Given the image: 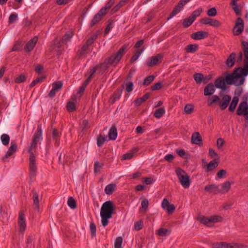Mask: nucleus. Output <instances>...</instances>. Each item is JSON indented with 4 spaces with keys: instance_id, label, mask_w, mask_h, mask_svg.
<instances>
[{
    "instance_id": "f257e3e1",
    "label": "nucleus",
    "mask_w": 248,
    "mask_h": 248,
    "mask_svg": "<svg viewBox=\"0 0 248 248\" xmlns=\"http://www.w3.org/2000/svg\"><path fill=\"white\" fill-rule=\"evenodd\" d=\"M244 55V67L235 68L232 74H228L225 78V83L239 86L243 85L245 77L248 75V43L243 42Z\"/></svg>"
},
{
    "instance_id": "f03ea898",
    "label": "nucleus",
    "mask_w": 248,
    "mask_h": 248,
    "mask_svg": "<svg viewBox=\"0 0 248 248\" xmlns=\"http://www.w3.org/2000/svg\"><path fill=\"white\" fill-rule=\"evenodd\" d=\"M42 130L41 126H38L37 130L34 133L31 146L29 148L28 152L30 154L29 167L30 176L31 178L34 177L37 172V166L36 165L35 157L33 150L35 149L39 140L42 139Z\"/></svg>"
},
{
    "instance_id": "7ed1b4c3",
    "label": "nucleus",
    "mask_w": 248,
    "mask_h": 248,
    "mask_svg": "<svg viewBox=\"0 0 248 248\" xmlns=\"http://www.w3.org/2000/svg\"><path fill=\"white\" fill-rule=\"evenodd\" d=\"M179 182L184 188H188L191 185V181L189 176L183 169L178 168L175 170Z\"/></svg>"
},
{
    "instance_id": "20e7f679",
    "label": "nucleus",
    "mask_w": 248,
    "mask_h": 248,
    "mask_svg": "<svg viewBox=\"0 0 248 248\" xmlns=\"http://www.w3.org/2000/svg\"><path fill=\"white\" fill-rule=\"evenodd\" d=\"M197 220L207 227H212L213 226L212 224V223L220 222L223 220V218L217 215L212 216L210 217L200 215L198 216Z\"/></svg>"
},
{
    "instance_id": "39448f33",
    "label": "nucleus",
    "mask_w": 248,
    "mask_h": 248,
    "mask_svg": "<svg viewBox=\"0 0 248 248\" xmlns=\"http://www.w3.org/2000/svg\"><path fill=\"white\" fill-rule=\"evenodd\" d=\"M100 217L102 227L100 230H102L108 223V201L103 204L100 210Z\"/></svg>"
},
{
    "instance_id": "423d86ee",
    "label": "nucleus",
    "mask_w": 248,
    "mask_h": 248,
    "mask_svg": "<svg viewBox=\"0 0 248 248\" xmlns=\"http://www.w3.org/2000/svg\"><path fill=\"white\" fill-rule=\"evenodd\" d=\"M128 47V44H125L119 49L116 54L109 56V65H116L119 62Z\"/></svg>"
},
{
    "instance_id": "0eeeda50",
    "label": "nucleus",
    "mask_w": 248,
    "mask_h": 248,
    "mask_svg": "<svg viewBox=\"0 0 248 248\" xmlns=\"http://www.w3.org/2000/svg\"><path fill=\"white\" fill-rule=\"evenodd\" d=\"M108 8V2L107 3L105 6L101 8L99 11V12L94 16L90 23L91 27H93L95 25L99 22L103 16H104L107 13V9Z\"/></svg>"
},
{
    "instance_id": "6e6552de",
    "label": "nucleus",
    "mask_w": 248,
    "mask_h": 248,
    "mask_svg": "<svg viewBox=\"0 0 248 248\" xmlns=\"http://www.w3.org/2000/svg\"><path fill=\"white\" fill-rule=\"evenodd\" d=\"M236 114L238 116H244L245 119L248 120V104L247 101H243L239 104Z\"/></svg>"
},
{
    "instance_id": "1a4fd4ad",
    "label": "nucleus",
    "mask_w": 248,
    "mask_h": 248,
    "mask_svg": "<svg viewBox=\"0 0 248 248\" xmlns=\"http://www.w3.org/2000/svg\"><path fill=\"white\" fill-rule=\"evenodd\" d=\"M242 245L236 243L217 242L212 244V248H242Z\"/></svg>"
},
{
    "instance_id": "9d476101",
    "label": "nucleus",
    "mask_w": 248,
    "mask_h": 248,
    "mask_svg": "<svg viewBox=\"0 0 248 248\" xmlns=\"http://www.w3.org/2000/svg\"><path fill=\"white\" fill-rule=\"evenodd\" d=\"M189 1V0H180L178 4L175 6L172 12L170 13V16L167 18V20H170L172 17L178 14L184 6Z\"/></svg>"
},
{
    "instance_id": "9b49d317",
    "label": "nucleus",
    "mask_w": 248,
    "mask_h": 248,
    "mask_svg": "<svg viewBox=\"0 0 248 248\" xmlns=\"http://www.w3.org/2000/svg\"><path fill=\"white\" fill-rule=\"evenodd\" d=\"M163 58V55L162 54L151 57L146 61V65L150 67L156 65L161 62Z\"/></svg>"
},
{
    "instance_id": "f8f14e48",
    "label": "nucleus",
    "mask_w": 248,
    "mask_h": 248,
    "mask_svg": "<svg viewBox=\"0 0 248 248\" xmlns=\"http://www.w3.org/2000/svg\"><path fill=\"white\" fill-rule=\"evenodd\" d=\"M201 23L203 24L209 25L216 28H217L221 25V23L218 20L210 18L202 19L201 20Z\"/></svg>"
},
{
    "instance_id": "ddd939ff",
    "label": "nucleus",
    "mask_w": 248,
    "mask_h": 248,
    "mask_svg": "<svg viewBox=\"0 0 248 248\" xmlns=\"http://www.w3.org/2000/svg\"><path fill=\"white\" fill-rule=\"evenodd\" d=\"M231 100V97L229 95H224L219 103V106L221 110L225 109Z\"/></svg>"
},
{
    "instance_id": "4468645a",
    "label": "nucleus",
    "mask_w": 248,
    "mask_h": 248,
    "mask_svg": "<svg viewBox=\"0 0 248 248\" xmlns=\"http://www.w3.org/2000/svg\"><path fill=\"white\" fill-rule=\"evenodd\" d=\"M37 41V36H35L32 39H31L26 44V46L24 47L25 50L28 52H30L35 47Z\"/></svg>"
},
{
    "instance_id": "2eb2a0df",
    "label": "nucleus",
    "mask_w": 248,
    "mask_h": 248,
    "mask_svg": "<svg viewBox=\"0 0 248 248\" xmlns=\"http://www.w3.org/2000/svg\"><path fill=\"white\" fill-rule=\"evenodd\" d=\"M18 223L20 227V231L24 232L26 229V223L23 211H20L19 212Z\"/></svg>"
},
{
    "instance_id": "dca6fc26",
    "label": "nucleus",
    "mask_w": 248,
    "mask_h": 248,
    "mask_svg": "<svg viewBox=\"0 0 248 248\" xmlns=\"http://www.w3.org/2000/svg\"><path fill=\"white\" fill-rule=\"evenodd\" d=\"M191 143L200 146L202 145V137L198 132H194L191 136Z\"/></svg>"
},
{
    "instance_id": "f3484780",
    "label": "nucleus",
    "mask_w": 248,
    "mask_h": 248,
    "mask_svg": "<svg viewBox=\"0 0 248 248\" xmlns=\"http://www.w3.org/2000/svg\"><path fill=\"white\" fill-rule=\"evenodd\" d=\"M108 59L106 58L103 63H100L95 67H93L92 69H96V71H98L100 74H103L108 68Z\"/></svg>"
},
{
    "instance_id": "a211bd4d",
    "label": "nucleus",
    "mask_w": 248,
    "mask_h": 248,
    "mask_svg": "<svg viewBox=\"0 0 248 248\" xmlns=\"http://www.w3.org/2000/svg\"><path fill=\"white\" fill-rule=\"evenodd\" d=\"M208 32L205 31H199L191 34V38L194 40H201L206 38Z\"/></svg>"
},
{
    "instance_id": "6ab92c4d",
    "label": "nucleus",
    "mask_w": 248,
    "mask_h": 248,
    "mask_svg": "<svg viewBox=\"0 0 248 248\" xmlns=\"http://www.w3.org/2000/svg\"><path fill=\"white\" fill-rule=\"evenodd\" d=\"M215 86L217 88L224 90L226 89L225 78L220 77L217 78L215 81Z\"/></svg>"
},
{
    "instance_id": "aec40b11",
    "label": "nucleus",
    "mask_w": 248,
    "mask_h": 248,
    "mask_svg": "<svg viewBox=\"0 0 248 248\" xmlns=\"http://www.w3.org/2000/svg\"><path fill=\"white\" fill-rule=\"evenodd\" d=\"M215 92V86L212 83H209L204 89V95L209 96L214 94Z\"/></svg>"
},
{
    "instance_id": "412c9836",
    "label": "nucleus",
    "mask_w": 248,
    "mask_h": 248,
    "mask_svg": "<svg viewBox=\"0 0 248 248\" xmlns=\"http://www.w3.org/2000/svg\"><path fill=\"white\" fill-rule=\"evenodd\" d=\"M219 163V159L218 158H215L211 161H210L209 164L207 165L206 168V171L209 172L213 170L214 169L217 168Z\"/></svg>"
},
{
    "instance_id": "4be33fe9",
    "label": "nucleus",
    "mask_w": 248,
    "mask_h": 248,
    "mask_svg": "<svg viewBox=\"0 0 248 248\" xmlns=\"http://www.w3.org/2000/svg\"><path fill=\"white\" fill-rule=\"evenodd\" d=\"M17 150V145L15 143L12 142L11 146L8 149L7 152L5 155L4 158H8L11 156L14 153H15Z\"/></svg>"
},
{
    "instance_id": "5701e85b",
    "label": "nucleus",
    "mask_w": 248,
    "mask_h": 248,
    "mask_svg": "<svg viewBox=\"0 0 248 248\" xmlns=\"http://www.w3.org/2000/svg\"><path fill=\"white\" fill-rule=\"evenodd\" d=\"M204 189L206 191H209L214 194L219 193L218 192L219 190V186L215 184H211L206 185L205 186Z\"/></svg>"
},
{
    "instance_id": "b1692460",
    "label": "nucleus",
    "mask_w": 248,
    "mask_h": 248,
    "mask_svg": "<svg viewBox=\"0 0 248 248\" xmlns=\"http://www.w3.org/2000/svg\"><path fill=\"white\" fill-rule=\"evenodd\" d=\"M122 93V90L119 89L116 90L113 93L112 96L109 98V103H114L117 100L120 98Z\"/></svg>"
},
{
    "instance_id": "393cba45",
    "label": "nucleus",
    "mask_w": 248,
    "mask_h": 248,
    "mask_svg": "<svg viewBox=\"0 0 248 248\" xmlns=\"http://www.w3.org/2000/svg\"><path fill=\"white\" fill-rule=\"evenodd\" d=\"M193 78L195 80L197 84H200L202 82L204 84L207 82V81L204 78L203 74L201 73H195L193 75Z\"/></svg>"
},
{
    "instance_id": "a878e982",
    "label": "nucleus",
    "mask_w": 248,
    "mask_h": 248,
    "mask_svg": "<svg viewBox=\"0 0 248 248\" xmlns=\"http://www.w3.org/2000/svg\"><path fill=\"white\" fill-rule=\"evenodd\" d=\"M235 53L232 52L228 57L226 62V64L228 67H232L234 65L235 63Z\"/></svg>"
},
{
    "instance_id": "bb28decb",
    "label": "nucleus",
    "mask_w": 248,
    "mask_h": 248,
    "mask_svg": "<svg viewBox=\"0 0 248 248\" xmlns=\"http://www.w3.org/2000/svg\"><path fill=\"white\" fill-rule=\"evenodd\" d=\"M138 148H133L131 152L129 153H127L126 154H124L123 155L122 157V160H127V159H130L132 158L133 157L134 155V154L137 153L139 151Z\"/></svg>"
},
{
    "instance_id": "cd10ccee",
    "label": "nucleus",
    "mask_w": 248,
    "mask_h": 248,
    "mask_svg": "<svg viewBox=\"0 0 248 248\" xmlns=\"http://www.w3.org/2000/svg\"><path fill=\"white\" fill-rule=\"evenodd\" d=\"M231 183L229 181H226L221 185V188H219L218 192L221 193H227L231 188Z\"/></svg>"
},
{
    "instance_id": "c85d7f7f",
    "label": "nucleus",
    "mask_w": 248,
    "mask_h": 248,
    "mask_svg": "<svg viewBox=\"0 0 248 248\" xmlns=\"http://www.w3.org/2000/svg\"><path fill=\"white\" fill-rule=\"evenodd\" d=\"M239 101V98L237 96H234L232 98V101L229 106V110L231 112H233L238 104Z\"/></svg>"
},
{
    "instance_id": "c756f323",
    "label": "nucleus",
    "mask_w": 248,
    "mask_h": 248,
    "mask_svg": "<svg viewBox=\"0 0 248 248\" xmlns=\"http://www.w3.org/2000/svg\"><path fill=\"white\" fill-rule=\"evenodd\" d=\"M117 130L115 125L109 129V140H115L117 137Z\"/></svg>"
},
{
    "instance_id": "7c9ffc66",
    "label": "nucleus",
    "mask_w": 248,
    "mask_h": 248,
    "mask_svg": "<svg viewBox=\"0 0 248 248\" xmlns=\"http://www.w3.org/2000/svg\"><path fill=\"white\" fill-rule=\"evenodd\" d=\"M150 96L149 93H146L143 95L141 98H139L136 99L134 101L135 104L136 106H140L143 102L147 100Z\"/></svg>"
},
{
    "instance_id": "2f4dec72",
    "label": "nucleus",
    "mask_w": 248,
    "mask_h": 248,
    "mask_svg": "<svg viewBox=\"0 0 248 248\" xmlns=\"http://www.w3.org/2000/svg\"><path fill=\"white\" fill-rule=\"evenodd\" d=\"M144 50V48L137 49L135 53L133 54L130 60V62L133 63L134 62L137 60L142 53L143 52Z\"/></svg>"
},
{
    "instance_id": "473e14b6",
    "label": "nucleus",
    "mask_w": 248,
    "mask_h": 248,
    "mask_svg": "<svg viewBox=\"0 0 248 248\" xmlns=\"http://www.w3.org/2000/svg\"><path fill=\"white\" fill-rule=\"evenodd\" d=\"M32 193L33 203L36 207L38 208L39 207V194L35 191L34 189L32 190Z\"/></svg>"
},
{
    "instance_id": "72a5a7b5",
    "label": "nucleus",
    "mask_w": 248,
    "mask_h": 248,
    "mask_svg": "<svg viewBox=\"0 0 248 248\" xmlns=\"http://www.w3.org/2000/svg\"><path fill=\"white\" fill-rule=\"evenodd\" d=\"M165 113V109L164 108H160L155 110L154 113V116L157 119L162 117Z\"/></svg>"
},
{
    "instance_id": "f704fd0d",
    "label": "nucleus",
    "mask_w": 248,
    "mask_h": 248,
    "mask_svg": "<svg viewBox=\"0 0 248 248\" xmlns=\"http://www.w3.org/2000/svg\"><path fill=\"white\" fill-rule=\"evenodd\" d=\"M198 49V46L197 45L190 44L187 46L186 47V50L188 53H195Z\"/></svg>"
},
{
    "instance_id": "c9c22d12",
    "label": "nucleus",
    "mask_w": 248,
    "mask_h": 248,
    "mask_svg": "<svg viewBox=\"0 0 248 248\" xmlns=\"http://www.w3.org/2000/svg\"><path fill=\"white\" fill-rule=\"evenodd\" d=\"M202 12V8L201 7H199L192 13L190 17H191L193 20L195 21L196 18L201 15Z\"/></svg>"
},
{
    "instance_id": "e433bc0d",
    "label": "nucleus",
    "mask_w": 248,
    "mask_h": 248,
    "mask_svg": "<svg viewBox=\"0 0 248 248\" xmlns=\"http://www.w3.org/2000/svg\"><path fill=\"white\" fill-rule=\"evenodd\" d=\"M0 140L3 145H8L10 142V137L7 134H3L0 136Z\"/></svg>"
},
{
    "instance_id": "4c0bfd02",
    "label": "nucleus",
    "mask_w": 248,
    "mask_h": 248,
    "mask_svg": "<svg viewBox=\"0 0 248 248\" xmlns=\"http://www.w3.org/2000/svg\"><path fill=\"white\" fill-rule=\"evenodd\" d=\"M194 106L193 104H186L184 108V112L187 114H190L192 113L194 110Z\"/></svg>"
},
{
    "instance_id": "58836bf2",
    "label": "nucleus",
    "mask_w": 248,
    "mask_h": 248,
    "mask_svg": "<svg viewBox=\"0 0 248 248\" xmlns=\"http://www.w3.org/2000/svg\"><path fill=\"white\" fill-rule=\"evenodd\" d=\"M155 78V77L153 75L147 76L144 78L143 82V85L146 86L149 85L154 80Z\"/></svg>"
},
{
    "instance_id": "ea45409f",
    "label": "nucleus",
    "mask_w": 248,
    "mask_h": 248,
    "mask_svg": "<svg viewBox=\"0 0 248 248\" xmlns=\"http://www.w3.org/2000/svg\"><path fill=\"white\" fill-rule=\"evenodd\" d=\"M90 230L92 237H94L96 235V227L93 221L90 224Z\"/></svg>"
},
{
    "instance_id": "a19ab883",
    "label": "nucleus",
    "mask_w": 248,
    "mask_h": 248,
    "mask_svg": "<svg viewBox=\"0 0 248 248\" xmlns=\"http://www.w3.org/2000/svg\"><path fill=\"white\" fill-rule=\"evenodd\" d=\"M194 21L189 16L183 20V26L185 28H187L191 25Z\"/></svg>"
},
{
    "instance_id": "79ce46f5",
    "label": "nucleus",
    "mask_w": 248,
    "mask_h": 248,
    "mask_svg": "<svg viewBox=\"0 0 248 248\" xmlns=\"http://www.w3.org/2000/svg\"><path fill=\"white\" fill-rule=\"evenodd\" d=\"M67 204L71 208V209H75L77 207V203L75 199L72 197H70L68 198V201H67Z\"/></svg>"
},
{
    "instance_id": "37998d69",
    "label": "nucleus",
    "mask_w": 248,
    "mask_h": 248,
    "mask_svg": "<svg viewBox=\"0 0 248 248\" xmlns=\"http://www.w3.org/2000/svg\"><path fill=\"white\" fill-rule=\"evenodd\" d=\"M107 140V137L100 134L97 138V145L98 147H101L104 142Z\"/></svg>"
},
{
    "instance_id": "c03bdc74",
    "label": "nucleus",
    "mask_w": 248,
    "mask_h": 248,
    "mask_svg": "<svg viewBox=\"0 0 248 248\" xmlns=\"http://www.w3.org/2000/svg\"><path fill=\"white\" fill-rule=\"evenodd\" d=\"M176 153L181 157L187 159L189 157V155L186 154L184 149H181L176 150Z\"/></svg>"
},
{
    "instance_id": "a18cd8bd",
    "label": "nucleus",
    "mask_w": 248,
    "mask_h": 248,
    "mask_svg": "<svg viewBox=\"0 0 248 248\" xmlns=\"http://www.w3.org/2000/svg\"><path fill=\"white\" fill-rule=\"evenodd\" d=\"M66 108L68 111L73 112L76 110V104L74 102L69 101L67 104Z\"/></svg>"
},
{
    "instance_id": "49530a36",
    "label": "nucleus",
    "mask_w": 248,
    "mask_h": 248,
    "mask_svg": "<svg viewBox=\"0 0 248 248\" xmlns=\"http://www.w3.org/2000/svg\"><path fill=\"white\" fill-rule=\"evenodd\" d=\"M116 206L112 202L109 201V219L112 217V215L116 214Z\"/></svg>"
},
{
    "instance_id": "de8ad7c7",
    "label": "nucleus",
    "mask_w": 248,
    "mask_h": 248,
    "mask_svg": "<svg viewBox=\"0 0 248 248\" xmlns=\"http://www.w3.org/2000/svg\"><path fill=\"white\" fill-rule=\"evenodd\" d=\"M244 27L243 26H234L233 28V34L235 35H239L244 31Z\"/></svg>"
},
{
    "instance_id": "09e8293b",
    "label": "nucleus",
    "mask_w": 248,
    "mask_h": 248,
    "mask_svg": "<svg viewBox=\"0 0 248 248\" xmlns=\"http://www.w3.org/2000/svg\"><path fill=\"white\" fill-rule=\"evenodd\" d=\"M63 84L62 81H55L52 84V88L57 91H60L62 87Z\"/></svg>"
},
{
    "instance_id": "8fccbe9b",
    "label": "nucleus",
    "mask_w": 248,
    "mask_h": 248,
    "mask_svg": "<svg viewBox=\"0 0 248 248\" xmlns=\"http://www.w3.org/2000/svg\"><path fill=\"white\" fill-rule=\"evenodd\" d=\"M97 36H98L97 34H93L88 38V39L86 41V44L89 46L92 45L94 42V41L97 38Z\"/></svg>"
},
{
    "instance_id": "3c124183",
    "label": "nucleus",
    "mask_w": 248,
    "mask_h": 248,
    "mask_svg": "<svg viewBox=\"0 0 248 248\" xmlns=\"http://www.w3.org/2000/svg\"><path fill=\"white\" fill-rule=\"evenodd\" d=\"M123 238L122 237L116 238L114 243V248H122Z\"/></svg>"
},
{
    "instance_id": "603ef678",
    "label": "nucleus",
    "mask_w": 248,
    "mask_h": 248,
    "mask_svg": "<svg viewBox=\"0 0 248 248\" xmlns=\"http://www.w3.org/2000/svg\"><path fill=\"white\" fill-rule=\"evenodd\" d=\"M44 78L38 77L35 80H34L30 85V88H32L35 86L37 84L42 82L43 81Z\"/></svg>"
},
{
    "instance_id": "864d4df0",
    "label": "nucleus",
    "mask_w": 248,
    "mask_h": 248,
    "mask_svg": "<svg viewBox=\"0 0 248 248\" xmlns=\"http://www.w3.org/2000/svg\"><path fill=\"white\" fill-rule=\"evenodd\" d=\"M125 90L127 93L132 92L133 90V83L132 82L129 81L125 83Z\"/></svg>"
},
{
    "instance_id": "5fc2aeb1",
    "label": "nucleus",
    "mask_w": 248,
    "mask_h": 248,
    "mask_svg": "<svg viewBox=\"0 0 248 248\" xmlns=\"http://www.w3.org/2000/svg\"><path fill=\"white\" fill-rule=\"evenodd\" d=\"M143 225V221L141 220L134 223V228L135 230L139 231L142 228Z\"/></svg>"
},
{
    "instance_id": "6e6d98bb",
    "label": "nucleus",
    "mask_w": 248,
    "mask_h": 248,
    "mask_svg": "<svg viewBox=\"0 0 248 248\" xmlns=\"http://www.w3.org/2000/svg\"><path fill=\"white\" fill-rule=\"evenodd\" d=\"M18 17V15L17 14H12L10 15L9 17V23L10 24L14 23Z\"/></svg>"
},
{
    "instance_id": "4d7b16f0",
    "label": "nucleus",
    "mask_w": 248,
    "mask_h": 248,
    "mask_svg": "<svg viewBox=\"0 0 248 248\" xmlns=\"http://www.w3.org/2000/svg\"><path fill=\"white\" fill-rule=\"evenodd\" d=\"M219 100H220V98L217 95H213L212 97L211 101L210 102H209V101H208V104L209 106H211L214 103L218 102L219 101Z\"/></svg>"
},
{
    "instance_id": "13d9d810",
    "label": "nucleus",
    "mask_w": 248,
    "mask_h": 248,
    "mask_svg": "<svg viewBox=\"0 0 248 248\" xmlns=\"http://www.w3.org/2000/svg\"><path fill=\"white\" fill-rule=\"evenodd\" d=\"M26 79V78L25 76L24 75L21 74L15 79V82L16 83H22V82H23L24 81H25Z\"/></svg>"
},
{
    "instance_id": "bf43d9fd",
    "label": "nucleus",
    "mask_w": 248,
    "mask_h": 248,
    "mask_svg": "<svg viewBox=\"0 0 248 248\" xmlns=\"http://www.w3.org/2000/svg\"><path fill=\"white\" fill-rule=\"evenodd\" d=\"M207 14L210 16H215L217 15V9L216 8L213 7L208 11Z\"/></svg>"
},
{
    "instance_id": "052dcab7",
    "label": "nucleus",
    "mask_w": 248,
    "mask_h": 248,
    "mask_svg": "<svg viewBox=\"0 0 248 248\" xmlns=\"http://www.w3.org/2000/svg\"><path fill=\"white\" fill-rule=\"evenodd\" d=\"M73 36L72 33H66L62 39V43H66L69 41Z\"/></svg>"
},
{
    "instance_id": "680f3d73",
    "label": "nucleus",
    "mask_w": 248,
    "mask_h": 248,
    "mask_svg": "<svg viewBox=\"0 0 248 248\" xmlns=\"http://www.w3.org/2000/svg\"><path fill=\"white\" fill-rule=\"evenodd\" d=\"M165 210L167 211L168 214H171L175 211V207L174 204H170Z\"/></svg>"
},
{
    "instance_id": "e2e57ef3",
    "label": "nucleus",
    "mask_w": 248,
    "mask_h": 248,
    "mask_svg": "<svg viewBox=\"0 0 248 248\" xmlns=\"http://www.w3.org/2000/svg\"><path fill=\"white\" fill-rule=\"evenodd\" d=\"M80 126L82 130H84L89 127V122L88 120H84L80 124Z\"/></svg>"
},
{
    "instance_id": "0e129e2a",
    "label": "nucleus",
    "mask_w": 248,
    "mask_h": 248,
    "mask_svg": "<svg viewBox=\"0 0 248 248\" xmlns=\"http://www.w3.org/2000/svg\"><path fill=\"white\" fill-rule=\"evenodd\" d=\"M169 230L165 228H161L158 230V234L159 236H166L168 234Z\"/></svg>"
},
{
    "instance_id": "69168bd1",
    "label": "nucleus",
    "mask_w": 248,
    "mask_h": 248,
    "mask_svg": "<svg viewBox=\"0 0 248 248\" xmlns=\"http://www.w3.org/2000/svg\"><path fill=\"white\" fill-rule=\"evenodd\" d=\"M141 208H143L144 211H146L149 205V201L147 199H144L141 203Z\"/></svg>"
},
{
    "instance_id": "338daca9",
    "label": "nucleus",
    "mask_w": 248,
    "mask_h": 248,
    "mask_svg": "<svg viewBox=\"0 0 248 248\" xmlns=\"http://www.w3.org/2000/svg\"><path fill=\"white\" fill-rule=\"evenodd\" d=\"M227 173V171L225 170H221L217 172V175L220 178H223L225 177V175Z\"/></svg>"
},
{
    "instance_id": "774afa93",
    "label": "nucleus",
    "mask_w": 248,
    "mask_h": 248,
    "mask_svg": "<svg viewBox=\"0 0 248 248\" xmlns=\"http://www.w3.org/2000/svg\"><path fill=\"white\" fill-rule=\"evenodd\" d=\"M89 46H88L87 44H86L82 46L81 49L80 51V56H82V55H84V54H85V53H86V51H87V50L89 48Z\"/></svg>"
}]
</instances>
